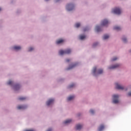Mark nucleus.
<instances>
[{
	"label": "nucleus",
	"instance_id": "nucleus-1",
	"mask_svg": "<svg viewBox=\"0 0 131 131\" xmlns=\"http://www.w3.org/2000/svg\"><path fill=\"white\" fill-rule=\"evenodd\" d=\"M71 53V49H67L66 50H60L59 51V55H66L68 54H70Z\"/></svg>",
	"mask_w": 131,
	"mask_h": 131
},
{
	"label": "nucleus",
	"instance_id": "nucleus-2",
	"mask_svg": "<svg viewBox=\"0 0 131 131\" xmlns=\"http://www.w3.org/2000/svg\"><path fill=\"white\" fill-rule=\"evenodd\" d=\"M113 97V102L114 104H117V103H118L119 102V101L118 100V98H119V96H118V95H114Z\"/></svg>",
	"mask_w": 131,
	"mask_h": 131
},
{
	"label": "nucleus",
	"instance_id": "nucleus-3",
	"mask_svg": "<svg viewBox=\"0 0 131 131\" xmlns=\"http://www.w3.org/2000/svg\"><path fill=\"white\" fill-rule=\"evenodd\" d=\"M112 12L117 15H120V14H121V10L118 8H116L115 9L113 10Z\"/></svg>",
	"mask_w": 131,
	"mask_h": 131
},
{
	"label": "nucleus",
	"instance_id": "nucleus-4",
	"mask_svg": "<svg viewBox=\"0 0 131 131\" xmlns=\"http://www.w3.org/2000/svg\"><path fill=\"white\" fill-rule=\"evenodd\" d=\"M73 9H74V5L73 4H70L67 5V10L68 11H72Z\"/></svg>",
	"mask_w": 131,
	"mask_h": 131
},
{
	"label": "nucleus",
	"instance_id": "nucleus-5",
	"mask_svg": "<svg viewBox=\"0 0 131 131\" xmlns=\"http://www.w3.org/2000/svg\"><path fill=\"white\" fill-rule=\"evenodd\" d=\"M109 24V21L107 19H104L101 22V26H107Z\"/></svg>",
	"mask_w": 131,
	"mask_h": 131
},
{
	"label": "nucleus",
	"instance_id": "nucleus-6",
	"mask_svg": "<svg viewBox=\"0 0 131 131\" xmlns=\"http://www.w3.org/2000/svg\"><path fill=\"white\" fill-rule=\"evenodd\" d=\"M54 101H55V100L53 99H49L47 102V106H50V105H52V104L54 103Z\"/></svg>",
	"mask_w": 131,
	"mask_h": 131
},
{
	"label": "nucleus",
	"instance_id": "nucleus-7",
	"mask_svg": "<svg viewBox=\"0 0 131 131\" xmlns=\"http://www.w3.org/2000/svg\"><path fill=\"white\" fill-rule=\"evenodd\" d=\"M116 88L118 90H123L124 88L120 85H119L118 83H116Z\"/></svg>",
	"mask_w": 131,
	"mask_h": 131
},
{
	"label": "nucleus",
	"instance_id": "nucleus-8",
	"mask_svg": "<svg viewBox=\"0 0 131 131\" xmlns=\"http://www.w3.org/2000/svg\"><path fill=\"white\" fill-rule=\"evenodd\" d=\"M20 89V85L19 84H16L14 86V91H18Z\"/></svg>",
	"mask_w": 131,
	"mask_h": 131
},
{
	"label": "nucleus",
	"instance_id": "nucleus-9",
	"mask_svg": "<svg viewBox=\"0 0 131 131\" xmlns=\"http://www.w3.org/2000/svg\"><path fill=\"white\" fill-rule=\"evenodd\" d=\"M118 67H119V64H115L112 67H110L108 69H115V68H118Z\"/></svg>",
	"mask_w": 131,
	"mask_h": 131
},
{
	"label": "nucleus",
	"instance_id": "nucleus-10",
	"mask_svg": "<svg viewBox=\"0 0 131 131\" xmlns=\"http://www.w3.org/2000/svg\"><path fill=\"white\" fill-rule=\"evenodd\" d=\"M26 108L27 106L25 105H18L17 106V109H26Z\"/></svg>",
	"mask_w": 131,
	"mask_h": 131
},
{
	"label": "nucleus",
	"instance_id": "nucleus-11",
	"mask_svg": "<svg viewBox=\"0 0 131 131\" xmlns=\"http://www.w3.org/2000/svg\"><path fill=\"white\" fill-rule=\"evenodd\" d=\"M104 128H105V126H104V125H103V124L100 125L98 128V130L102 131V130H103V129H104Z\"/></svg>",
	"mask_w": 131,
	"mask_h": 131
},
{
	"label": "nucleus",
	"instance_id": "nucleus-12",
	"mask_svg": "<svg viewBox=\"0 0 131 131\" xmlns=\"http://www.w3.org/2000/svg\"><path fill=\"white\" fill-rule=\"evenodd\" d=\"M76 65H77V63L70 66L67 69V70H70V69H72L73 68H74V67H75Z\"/></svg>",
	"mask_w": 131,
	"mask_h": 131
},
{
	"label": "nucleus",
	"instance_id": "nucleus-13",
	"mask_svg": "<svg viewBox=\"0 0 131 131\" xmlns=\"http://www.w3.org/2000/svg\"><path fill=\"white\" fill-rule=\"evenodd\" d=\"M71 121H72V119L67 120L64 122H63V124H68L70 123V122H71Z\"/></svg>",
	"mask_w": 131,
	"mask_h": 131
},
{
	"label": "nucleus",
	"instance_id": "nucleus-14",
	"mask_svg": "<svg viewBox=\"0 0 131 131\" xmlns=\"http://www.w3.org/2000/svg\"><path fill=\"white\" fill-rule=\"evenodd\" d=\"M76 128L77 130L81 129L82 128V125L81 124H78L76 126Z\"/></svg>",
	"mask_w": 131,
	"mask_h": 131
},
{
	"label": "nucleus",
	"instance_id": "nucleus-15",
	"mask_svg": "<svg viewBox=\"0 0 131 131\" xmlns=\"http://www.w3.org/2000/svg\"><path fill=\"white\" fill-rule=\"evenodd\" d=\"M13 50H15L16 51H19V50H21V47H20V46H14L13 47Z\"/></svg>",
	"mask_w": 131,
	"mask_h": 131
},
{
	"label": "nucleus",
	"instance_id": "nucleus-16",
	"mask_svg": "<svg viewBox=\"0 0 131 131\" xmlns=\"http://www.w3.org/2000/svg\"><path fill=\"white\" fill-rule=\"evenodd\" d=\"M63 41H64L63 39H60L59 40H58L56 41V43H57V45H60V43H62V42H63Z\"/></svg>",
	"mask_w": 131,
	"mask_h": 131
},
{
	"label": "nucleus",
	"instance_id": "nucleus-17",
	"mask_svg": "<svg viewBox=\"0 0 131 131\" xmlns=\"http://www.w3.org/2000/svg\"><path fill=\"white\" fill-rule=\"evenodd\" d=\"M75 97L74 96H69L68 99H67V100L68 101H71L72 100H73V99H74Z\"/></svg>",
	"mask_w": 131,
	"mask_h": 131
},
{
	"label": "nucleus",
	"instance_id": "nucleus-18",
	"mask_svg": "<svg viewBox=\"0 0 131 131\" xmlns=\"http://www.w3.org/2000/svg\"><path fill=\"white\" fill-rule=\"evenodd\" d=\"M96 31H97V32H100V31H101V28L99 26H97L96 27Z\"/></svg>",
	"mask_w": 131,
	"mask_h": 131
},
{
	"label": "nucleus",
	"instance_id": "nucleus-19",
	"mask_svg": "<svg viewBox=\"0 0 131 131\" xmlns=\"http://www.w3.org/2000/svg\"><path fill=\"white\" fill-rule=\"evenodd\" d=\"M84 38H85V35H80V39L82 40L83 39H84Z\"/></svg>",
	"mask_w": 131,
	"mask_h": 131
},
{
	"label": "nucleus",
	"instance_id": "nucleus-20",
	"mask_svg": "<svg viewBox=\"0 0 131 131\" xmlns=\"http://www.w3.org/2000/svg\"><path fill=\"white\" fill-rule=\"evenodd\" d=\"M103 39H107L109 38V35L105 34L103 37Z\"/></svg>",
	"mask_w": 131,
	"mask_h": 131
},
{
	"label": "nucleus",
	"instance_id": "nucleus-21",
	"mask_svg": "<svg viewBox=\"0 0 131 131\" xmlns=\"http://www.w3.org/2000/svg\"><path fill=\"white\" fill-rule=\"evenodd\" d=\"M114 29H115V30H120L121 28H120V27L116 26V27H114Z\"/></svg>",
	"mask_w": 131,
	"mask_h": 131
},
{
	"label": "nucleus",
	"instance_id": "nucleus-22",
	"mask_svg": "<svg viewBox=\"0 0 131 131\" xmlns=\"http://www.w3.org/2000/svg\"><path fill=\"white\" fill-rule=\"evenodd\" d=\"M96 71H97V67H94L93 70V74H96Z\"/></svg>",
	"mask_w": 131,
	"mask_h": 131
},
{
	"label": "nucleus",
	"instance_id": "nucleus-23",
	"mask_svg": "<svg viewBox=\"0 0 131 131\" xmlns=\"http://www.w3.org/2000/svg\"><path fill=\"white\" fill-rule=\"evenodd\" d=\"M103 73V70L102 69H99L98 71V74H102Z\"/></svg>",
	"mask_w": 131,
	"mask_h": 131
},
{
	"label": "nucleus",
	"instance_id": "nucleus-24",
	"mask_svg": "<svg viewBox=\"0 0 131 131\" xmlns=\"http://www.w3.org/2000/svg\"><path fill=\"white\" fill-rule=\"evenodd\" d=\"M18 100L20 101H24V100H26V98L25 97H19Z\"/></svg>",
	"mask_w": 131,
	"mask_h": 131
},
{
	"label": "nucleus",
	"instance_id": "nucleus-25",
	"mask_svg": "<svg viewBox=\"0 0 131 131\" xmlns=\"http://www.w3.org/2000/svg\"><path fill=\"white\" fill-rule=\"evenodd\" d=\"M7 84H8L9 85H12L13 84V81L9 80Z\"/></svg>",
	"mask_w": 131,
	"mask_h": 131
},
{
	"label": "nucleus",
	"instance_id": "nucleus-26",
	"mask_svg": "<svg viewBox=\"0 0 131 131\" xmlns=\"http://www.w3.org/2000/svg\"><path fill=\"white\" fill-rule=\"evenodd\" d=\"M79 26H80V24L79 23H77L75 24V27L77 28H78V27H79Z\"/></svg>",
	"mask_w": 131,
	"mask_h": 131
},
{
	"label": "nucleus",
	"instance_id": "nucleus-27",
	"mask_svg": "<svg viewBox=\"0 0 131 131\" xmlns=\"http://www.w3.org/2000/svg\"><path fill=\"white\" fill-rule=\"evenodd\" d=\"M74 85H75V84H74V83H73V84H71V85L69 86V89H71V88H73V86H74Z\"/></svg>",
	"mask_w": 131,
	"mask_h": 131
},
{
	"label": "nucleus",
	"instance_id": "nucleus-28",
	"mask_svg": "<svg viewBox=\"0 0 131 131\" xmlns=\"http://www.w3.org/2000/svg\"><path fill=\"white\" fill-rule=\"evenodd\" d=\"M33 50H34L33 48L30 47V48L29 49V52H31V51H33Z\"/></svg>",
	"mask_w": 131,
	"mask_h": 131
},
{
	"label": "nucleus",
	"instance_id": "nucleus-29",
	"mask_svg": "<svg viewBox=\"0 0 131 131\" xmlns=\"http://www.w3.org/2000/svg\"><path fill=\"white\" fill-rule=\"evenodd\" d=\"M90 113H91V114H94V113H95V111H94L93 110H91Z\"/></svg>",
	"mask_w": 131,
	"mask_h": 131
},
{
	"label": "nucleus",
	"instance_id": "nucleus-30",
	"mask_svg": "<svg viewBox=\"0 0 131 131\" xmlns=\"http://www.w3.org/2000/svg\"><path fill=\"white\" fill-rule=\"evenodd\" d=\"M122 40H123V41H124V42H126V38H122Z\"/></svg>",
	"mask_w": 131,
	"mask_h": 131
},
{
	"label": "nucleus",
	"instance_id": "nucleus-31",
	"mask_svg": "<svg viewBox=\"0 0 131 131\" xmlns=\"http://www.w3.org/2000/svg\"><path fill=\"white\" fill-rule=\"evenodd\" d=\"M117 60V57H114L112 59V61H116Z\"/></svg>",
	"mask_w": 131,
	"mask_h": 131
},
{
	"label": "nucleus",
	"instance_id": "nucleus-32",
	"mask_svg": "<svg viewBox=\"0 0 131 131\" xmlns=\"http://www.w3.org/2000/svg\"><path fill=\"white\" fill-rule=\"evenodd\" d=\"M98 45V42H96L94 44H93V47H96V46Z\"/></svg>",
	"mask_w": 131,
	"mask_h": 131
},
{
	"label": "nucleus",
	"instance_id": "nucleus-33",
	"mask_svg": "<svg viewBox=\"0 0 131 131\" xmlns=\"http://www.w3.org/2000/svg\"><path fill=\"white\" fill-rule=\"evenodd\" d=\"M25 131H34V129H29V130H26Z\"/></svg>",
	"mask_w": 131,
	"mask_h": 131
},
{
	"label": "nucleus",
	"instance_id": "nucleus-34",
	"mask_svg": "<svg viewBox=\"0 0 131 131\" xmlns=\"http://www.w3.org/2000/svg\"><path fill=\"white\" fill-rule=\"evenodd\" d=\"M70 59H66V62H70Z\"/></svg>",
	"mask_w": 131,
	"mask_h": 131
},
{
	"label": "nucleus",
	"instance_id": "nucleus-35",
	"mask_svg": "<svg viewBox=\"0 0 131 131\" xmlns=\"http://www.w3.org/2000/svg\"><path fill=\"white\" fill-rule=\"evenodd\" d=\"M128 96H131V92H129L128 93Z\"/></svg>",
	"mask_w": 131,
	"mask_h": 131
},
{
	"label": "nucleus",
	"instance_id": "nucleus-36",
	"mask_svg": "<svg viewBox=\"0 0 131 131\" xmlns=\"http://www.w3.org/2000/svg\"><path fill=\"white\" fill-rule=\"evenodd\" d=\"M86 30H88L87 28H85L84 29L83 31H86Z\"/></svg>",
	"mask_w": 131,
	"mask_h": 131
},
{
	"label": "nucleus",
	"instance_id": "nucleus-37",
	"mask_svg": "<svg viewBox=\"0 0 131 131\" xmlns=\"http://www.w3.org/2000/svg\"><path fill=\"white\" fill-rule=\"evenodd\" d=\"M0 11H2V8H0Z\"/></svg>",
	"mask_w": 131,
	"mask_h": 131
},
{
	"label": "nucleus",
	"instance_id": "nucleus-38",
	"mask_svg": "<svg viewBox=\"0 0 131 131\" xmlns=\"http://www.w3.org/2000/svg\"><path fill=\"white\" fill-rule=\"evenodd\" d=\"M58 1H59V0H56V2H58Z\"/></svg>",
	"mask_w": 131,
	"mask_h": 131
},
{
	"label": "nucleus",
	"instance_id": "nucleus-39",
	"mask_svg": "<svg viewBox=\"0 0 131 131\" xmlns=\"http://www.w3.org/2000/svg\"><path fill=\"white\" fill-rule=\"evenodd\" d=\"M125 91H127V89H126Z\"/></svg>",
	"mask_w": 131,
	"mask_h": 131
}]
</instances>
